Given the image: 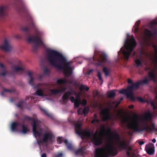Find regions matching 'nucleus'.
<instances>
[{
  "mask_svg": "<svg viewBox=\"0 0 157 157\" xmlns=\"http://www.w3.org/2000/svg\"><path fill=\"white\" fill-rule=\"evenodd\" d=\"M116 93L114 90H111L107 93V97L108 98H113L116 96Z\"/></svg>",
  "mask_w": 157,
  "mask_h": 157,
  "instance_id": "25",
  "label": "nucleus"
},
{
  "mask_svg": "<svg viewBox=\"0 0 157 157\" xmlns=\"http://www.w3.org/2000/svg\"><path fill=\"white\" fill-rule=\"evenodd\" d=\"M47 58L50 65L58 69L63 70L65 75L69 76L72 73L71 62L60 52L48 49L46 50Z\"/></svg>",
  "mask_w": 157,
  "mask_h": 157,
  "instance_id": "1",
  "label": "nucleus"
},
{
  "mask_svg": "<svg viewBox=\"0 0 157 157\" xmlns=\"http://www.w3.org/2000/svg\"><path fill=\"white\" fill-rule=\"evenodd\" d=\"M145 150L147 153L149 155H153L155 152V147L153 144L150 143L146 145L145 147Z\"/></svg>",
  "mask_w": 157,
  "mask_h": 157,
  "instance_id": "14",
  "label": "nucleus"
},
{
  "mask_svg": "<svg viewBox=\"0 0 157 157\" xmlns=\"http://www.w3.org/2000/svg\"><path fill=\"white\" fill-rule=\"evenodd\" d=\"M34 78L32 77L30 78V79L28 81L29 83L33 86L34 88H36L41 86V84L39 83L37 85H35L34 83Z\"/></svg>",
  "mask_w": 157,
  "mask_h": 157,
  "instance_id": "23",
  "label": "nucleus"
},
{
  "mask_svg": "<svg viewBox=\"0 0 157 157\" xmlns=\"http://www.w3.org/2000/svg\"><path fill=\"white\" fill-rule=\"evenodd\" d=\"M145 70L146 71H150L151 69L150 67L148 66H147L145 68Z\"/></svg>",
  "mask_w": 157,
  "mask_h": 157,
  "instance_id": "57",
  "label": "nucleus"
},
{
  "mask_svg": "<svg viewBox=\"0 0 157 157\" xmlns=\"http://www.w3.org/2000/svg\"><path fill=\"white\" fill-rule=\"evenodd\" d=\"M148 76L150 80H152L154 82H156V76L155 75V72L154 71H150L148 73Z\"/></svg>",
  "mask_w": 157,
  "mask_h": 157,
  "instance_id": "20",
  "label": "nucleus"
},
{
  "mask_svg": "<svg viewBox=\"0 0 157 157\" xmlns=\"http://www.w3.org/2000/svg\"><path fill=\"white\" fill-rule=\"evenodd\" d=\"M66 88L65 87H63L62 88V89L58 90V92L59 93H60L61 92H64L66 90Z\"/></svg>",
  "mask_w": 157,
  "mask_h": 157,
  "instance_id": "49",
  "label": "nucleus"
},
{
  "mask_svg": "<svg viewBox=\"0 0 157 157\" xmlns=\"http://www.w3.org/2000/svg\"><path fill=\"white\" fill-rule=\"evenodd\" d=\"M128 107L130 109H132L134 107V106L133 105H131L129 106Z\"/></svg>",
  "mask_w": 157,
  "mask_h": 157,
  "instance_id": "64",
  "label": "nucleus"
},
{
  "mask_svg": "<svg viewBox=\"0 0 157 157\" xmlns=\"http://www.w3.org/2000/svg\"><path fill=\"white\" fill-rule=\"evenodd\" d=\"M97 76L99 79L101 81L103 82V80L102 78L101 72L99 71H98Z\"/></svg>",
  "mask_w": 157,
  "mask_h": 157,
  "instance_id": "39",
  "label": "nucleus"
},
{
  "mask_svg": "<svg viewBox=\"0 0 157 157\" xmlns=\"http://www.w3.org/2000/svg\"><path fill=\"white\" fill-rule=\"evenodd\" d=\"M142 54L147 55V54L144 51H141V54L140 57V58L139 59H137L135 60V62L136 64L137 67H138L139 66L141 67L142 65V60L143 58L142 56Z\"/></svg>",
  "mask_w": 157,
  "mask_h": 157,
  "instance_id": "18",
  "label": "nucleus"
},
{
  "mask_svg": "<svg viewBox=\"0 0 157 157\" xmlns=\"http://www.w3.org/2000/svg\"><path fill=\"white\" fill-rule=\"evenodd\" d=\"M128 82L129 84H132L133 83V81L130 78L128 79Z\"/></svg>",
  "mask_w": 157,
  "mask_h": 157,
  "instance_id": "54",
  "label": "nucleus"
},
{
  "mask_svg": "<svg viewBox=\"0 0 157 157\" xmlns=\"http://www.w3.org/2000/svg\"><path fill=\"white\" fill-rule=\"evenodd\" d=\"M136 98L135 100L134 101H135L136 99L138 100L139 101L144 102L145 101V100L141 97H135Z\"/></svg>",
  "mask_w": 157,
  "mask_h": 157,
  "instance_id": "43",
  "label": "nucleus"
},
{
  "mask_svg": "<svg viewBox=\"0 0 157 157\" xmlns=\"http://www.w3.org/2000/svg\"><path fill=\"white\" fill-rule=\"evenodd\" d=\"M53 137V135L51 132L45 133L43 135L42 140L44 143H46L48 141H51Z\"/></svg>",
  "mask_w": 157,
  "mask_h": 157,
  "instance_id": "15",
  "label": "nucleus"
},
{
  "mask_svg": "<svg viewBox=\"0 0 157 157\" xmlns=\"http://www.w3.org/2000/svg\"><path fill=\"white\" fill-rule=\"evenodd\" d=\"M127 144H126V142L123 140L120 142V144L118 145L119 148H122L123 149H126L127 148Z\"/></svg>",
  "mask_w": 157,
  "mask_h": 157,
  "instance_id": "24",
  "label": "nucleus"
},
{
  "mask_svg": "<svg viewBox=\"0 0 157 157\" xmlns=\"http://www.w3.org/2000/svg\"><path fill=\"white\" fill-rule=\"evenodd\" d=\"M138 143L140 145H143L144 143V142L143 141H139Z\"/></svg>",
  "mask_w": 157,
  "mask_h": 157,
  "instance_id": "61",
  "label": "nucleus"
},
{
  "mask_svg": "<svg viewBox=\"0 0 157 157\" xmlns=\"http://www.w3.org/2000/svg\"><path fill=\"white\" fill-rule=\"evenodd\" d=\"M27 73L28 75L29 76V78L32 77V75L33 72L30 71H28L27 72Z\"/></svg>",
  "mask_w": 157,
  "mask_h": 157,
  "instance_id": "48",
  "label": "nucleus"
},
{
  "mask_svg": "<svg viewBox=\"0 0 157 157\" xmlns=\"http://www.w3.org/2000/svg\"><path fill=\"white\" fill-rule=\"evenodd\" d=\"M13 92L12 90H8L4 88L3 90L1 93V95L2 96H3L5 95V94L6 92H9L11 93Z\"/></svg>",
  "mask_w": 157,
  "mask_h": 157,
  "instance_id": "34",
  "label": "nucleus"
},
{
  "mask_svg": "<svg viewBox=\"0 0 157 157\" xmlns=\"http://www.w3.org/2000/svg\"><path fill=\"white\" fill-rule=\"evenodd\" d=\"M84 150L82 148H81L78 150H77L75 152V154L76 155H77L79 154H82L83 153Z\"/></svg>",
  "mask_w": 157,
  "mask_h": 157,
  "instance_id": "38",
  "label": "nucleus"
},
{
  "mask_svg": "<svg viewBox=\"0 0 157 157\" xmlns=\"http://www.w3.org/2000/svg\"><path fill=\"white\" fill-rule=\"evenodd\" d=\"M40 110L43 112L44 114L47 116L51 118H52L53 117L52 115L49 113L46 109H44L42 108H40Z\"/></svg>",
  "mask_w": 157,
  "mask_h": 157,
  "instance_id": "27",
  "label": "nucleus"
},
{
  "mask_svg": "<svg viewBox=\"0 0 157 157\" xmlns=\"http://www.w3.org/2000/svg\"><path fill=\"white\" fill-rule=\"evenodd\" d=\"M87 101L86 99H82V101H81V104L83 105H86Z\"/></svg>",
  "mask_w": 157,
  "mask_h": 157,
  "instance_id": "47",
  "label": "nucleus"
},
{
  "mask_svg": "<svg viewBox=\"0 0 157 157\" xmlns=\"http://www.w3.org/2000/svg\"><path fill=\"white\" fill-rule=\"evenodd\" d=\"M153 117V114L150 112L147 113L143 117L136 113L134 114L131 118V122L128 123L127 125V128L132 131H128V133L131 136L134 132L151 130L152 128L149 126L148 120Z\"/></svg>",
  "mask_w": 157,
  "mask_h": 157,
  "instance_id": "2",
  "label": "nucleus"
},
{
  "mask_svg": "<svg viewBox=\"0 0 157 157\" xmlns=\"http://www.w3.org/2000/svg\"><path fill=\"white\" fill-rule=\"evenodd\" d=\"M8 7L6 6H2L0 7V16L4 17L7 15Z\"/></svg>",
  "mask_w": 157,
  "mask_h": 157,
  "instance_id": "17",
  "label": "nucleus"
},
{
  "mask_svg": "<svg viewBox=\"0 0 157 157\" xmlns=\"http://www.w3.org/2000/svg\"><path fill=\"white\" fill-rule=\"evenodd\" d=\"M41 157H47L46 154L45 153H43L41 154Z\"/></svg>",
  "mask_w": 157,
  "mask_h": 157,
  "instance_id": "62",
  "label": "nucleus"
},
{
  "mask_svg": "<svg viewBox=\"0 0 157 157\" xmlns=\"http://www.w3.org/2000/svg\"><path fill=\"white\" fill-rule=\"evenodd\" d=\"M74 92L73 94H75L76 96V97L75 99V101H81V99L79 96L76 93V92L74 91Z\"/></svg>",
  "mask_w": 157,
  "mask_h": 157,
  "instance_id": "37",
  "label": "nucleus"
},
{
  "mask_svg": "<svg viewBox=\"0 0 157 157\" xmlns=\"http://www.w3.org/2000/svg\"><path fill=\"white\" fill-rule=\"evenodd\" d=\"M95 122L98 123L99 122V120L98 119L94 118L91 121L92 124H94Z\"/></svg>",
  "mask_w": 157,
  "mask_h": 157,
  "instance_id": "50",
  "label": "nucleus"
},
{
  "mask_svg": "<svg viewBox=\"0 0 157 157\" xmlns=\"http://www.w3.org/2000/svg\"><path fill=\"white\" fill-rule=\"evenodd\" d=\"M44 72L45 74L48 75L49 73V69L47 68H45L44 69Z\"/></svg>",
  "mask_w": 157,
  "mask_h": 157,
  "instance_id": "45",
  "label": "nucleus"
},
{
  "mask_svg": "<svg viewBox=\"0 0 157 157\" xmlns=\"http://www.w3.org/2000/svg\"><path fill=\"white\" fill-rule=\"evenodd\" d=\"M75 93L74 91L73 90H71L69 91H68L64 94L63 96L62 97V100L63 103L64 104L67 103V100H68L71 95H72L73 94Z\"/></svg>",
  "mask_w": 157,
  "mask_h": 157,
  "instance_id": "13",
  "label": "nucleus"
},
{
  "mask_svg": "<svg viewBox=\"0 0 157 157\" xmlns=\"http://www.w3.org/2000/svg\"><path fill=\"white\" fill-rule=\"evenodd\" d=\"M21 125L20 123L13 122H12L11 125V129L12 131H17V127L19 125Z\"/></svg>",
  "mask_w": 157,
  "mask_h": 157,
  "instance_id": "21",
  "label": "nucleus"
},
{
  "mask_svg": "<svg viewBox=\"0 0 157 157\" xmlns=\"http://www.w3.org/2000/svg\"><path fill=\"white\" fill-rule=\"evenodd\" d=\"M50 91L51 93L52 94H55L59 93L58 90H51Z\"/></svg>",
  "mask_w": 157,
  "mask_h": 157,
  "instance_id": "42",
  "label": "nucleus"
},
{
  "mask_svg": "<svg viewBox=\"0 0 157 157\" xmlns=\"http://www.w3.org/2000/svg\"><path fill=\"white\" fill-rule=\"evenodd\" d=\"M103 71L106 76H107L109 75V70L107 67H104L103 69Z\"/></svg>",
  "mask_w": 157,
  "mask_h": 157,
  "instance_id": "32",
  "label": "nucleus"
},
{
  "mask_svg": "<svg viewBox=\"0 0 157 157\" xmlns=\"http://www.w3.org/2000/svg\"><path fill=\"white\" fill-rule=\"evenodd\" d=\"M63 154L61 153H59L58 154L55 155L54 157H62Z\"/></svg>",
  "mask_w": 157,
  "mask_h": 157,
  "instance_id": "51",
  "label": "nucleus"
},
{
  "mask_svg": "<svg viewBox=\"0 0 157 157\" xmlns=\"http://www.w3.org/2000/svg\"><path fill=\"white\" fill-rule=\"evenodd\" d=\"M37 95L41 97H44L45 96L44 94L43 91L40 89H38L36 91Z\"/></svg>",
  "mask_w": 157,
  "mask_h": 157,
  "instance_id": "29",
  "label": "nucleus"
},
{
  "mask_svg": "<svg viewBox=\"0 0 157 157\" xmlns=\"http://www.w3.org/2000/svg\"><path fill=\"white\" fill-rule=\"evenodd\" d=\"M57 82L59 85H61L62 84H66L67 82V81L64 78L59 79L57 80Z\"/></svg>",
  "mask_w": 157,
  "mask_h": 157,
  "instance_id": "30",
  "label": "nucleus"
},
{
  "mask_svg": "<svg viewBox=\"0 0 157 157\" xmlns=\"http://www.w3.org/2000/svg\"><path fill=\"white\" fill-rule=\"evenodd\" d=\"M12 47L6 39L4 41V44L0 46V48L6 51H9L11 49Z\"/></svg>",
  "mask_w": 157,
  "mask_h": 157,
  "instance_id": "16",
  "label": "nucleus"
},
{
  "mask_svg": "<svg viewBox=\"0 0 157 157\" xmlns=\"http://www.w3.org/2000/svg\"><path fill=\"white\" fill-rule=\"evenodd\" d=\"M93 60L97 62V65H102L107 61V56L105 54L103 55H99L97 57L94 56L93 57Z\"/></svg>",
  "mask_w": 157,
  "mask_h": 157,
  "instance_id": "9",
  "label": "nucleus"
},
{
  "mask_svg": "<svg viewBox=\"0 0 157 157\" xmlns=\"http://www.w3.org/2000/svg\"><path fill=\"white\" fill-rule=\"evenodd\" d=\"M152 25H157V20H155L152 22Z\"/></svg>",
  "mask_w": 157,
  "mask_h": 157,
  "instance_id": "56",
  "label": "nucleus"
},
{
  "mask_svg": "<svg viewBox=\"0 0 157 157\" xmlns=\"http://www.w3.org/2000/svg\"><path fill=\"white\" fill-rule=\"evenodd\" d=\"M28 120L32 121L33 122L32 124L33 131L35 137L40 136L41 133L38 131L39 126L37 123V120H35L34 118L28 116H25L24 119V121Z\"/></svg>",
  "mask_w": 157,
  "mask_h": 157,
  "instance_id": "8",
  "label": "nucleus"
},
{
  "mask_svg": "<svg viewBox=\"0 0 157 157\" xmlns=\"http://www.w3.org/2000/svg\"><path fill=\"white\" fill-rule=\"evenodd\" d=\"M12 69L14 71L16 72H18L19 71H21L23 72L25 70L22 67H18L15 66H13Z\"/></svg>",
  "mask_w": 157,
  "mask_h": 157,
  "instance_id": "26",
  "label": "nucleus"
},
{
  "mask_svg": "<svg viewBox=\"0 0 157 157\" xmlns=\"http://www.w3.org/2000/svg\"><path fill=\"white\" fill-rule=\"evenodd\" d=\"M83 109L81 108H80L78 110V115L82 114L83 113Z\"/></svg>",
  "mask_w": 157,
  "mask_h": 157,
  "instance_id": "44",
  "label": "nucleus"
},
{
  "mask_svg": "<svg viewBox=\"0 0 157 157\" xmlns=\"http://www.w3.org/2000/svg\"><path fill=\"white\" fill-rule=\"evenodd\" d=\"M155 100H153L150 101L151 106L152 107L153 110L155 111L157 109V96L155 97Z\"/></svg>",
  "mask_w": 157,
  "mask_h": 157,
  "instance_id": "22",
  "label": "nucleus"
},
{
  "mask_svg": "<svg viewBox=\"0 0 157 157\" xmlns=\"http://www.w3.org/2000/svg\"><path fill=\"white\" fill-rule=\"evenodd\" d=\"M89 88L88 87L83 85H81L79 88V89L81 91L85 90L87 91L89 90Z\"/></svg>",
  "mask_w": 157,
  "mask_h": 157,
  "instance_id": "33",
  "label": "nucleus"
},
{
  "mask_svg": "<svg viewBox=\"0 0 157 157\" xmlns=\"http://www.w3.org/2000/svg\"><path fill=\"white\" fill-rule=\"evenodd\" d=\"M25 102V101L24 100L20 101L17 104V106L19 108H22L23 107V105Z\"/></svg>",
  "mask_w": 157,
  "mask_h": 157,
  "instance_id": "35",
  "label": "nucleus"
},
{
  "mask_svg": "<svg viewBox=\"0 0 157 157\" xmlns=\"http://www.w3.org/2000/svg\"><path fill=\"white\" fill-rule=\"evenodd\" d=\"M81 125L76 123L75 124L76 133L80 136L82 139H87L91 140L94 145H99L102 144V139L97 136L98 132L95 133L90 132L88 129H81Z\"/></svg>",
  "mask_w": 157,
  "mask_h": 157,
  "instance_id": "4",
  "label": "nucleus"
},
{
  "mask_svg": "<svg viewBox=\"0 0 157 157\" xmlns=\"http://www.w3.org/2000/svg\"><path fill=\"white\" fill-rule=\"evenodd\" d=\"M140 85L138 82L133 83L131 86H128L126 89H123L119 91L121 94L126 95V97L132 100L135 101L136 98L133 95V90L137 89Z\"/></svg>",
  "mask_w": 157,
  "mask_h": 157,
  "instance_id": "7",
  "label": "nucleus"
},
{
  "mask_svg": "<svg viewBox=\"0 0 157 157\" xmlns=\"http://www.w3.org/2000/svg\"><path fill=\"white\" fill-rule=\"evenodd\" d=\"M57 142L59 144H60L62 142H64L67 148L71 150H72L73 148V147L72 145L69 143L67 140H64L63 138L59 137L57 140Z\"/></svg>",
  "mask_w": 157,
  "mask_h": 157,
  "instance_id": "12",
  "label": "nucleus"
},
{
  "mask_svg": "<svg viewBox=\"0 0 157 157\" xmlns=\"http://www.w3.org/2000/svg\"><path fill=\"white\" fill-rule=\"evenodd\" d=\"M140 85L144 84H147L149 82V80L147 78H145L143 80H140L138 81Z\"/></svg>",
  "mask_w": 157,
  "mask_h": 157,
  "instance_id": "28",
  "label": "nucleus"
},
{
  "mask_svg": "<svg viewBox=\"0 0 157 157\" xmlns=\"http://www.w3.org/2000/svg\"><path fill=\"white\" fill-rule=\"evenodd\" d=\"M89 109L88 108L85 107L83 109V114L85 115H86V114H87L89 112Z\"/></svg>",
  "mask_w": 157,
  "mask_h": 157,
  "instance_id": "41",
  "label": "nucleus"
},
{
  "mask_svg": "<svg viewBox=\"0 0 157 157\" xmlns=\"http://www.w3.org/2000/svg\"><path fill=\"white\" fill-rule=\"evenodd\" d=\"M125 150H126L127 155L128 157H130L131 155L132 157H134V151L132 147L128 146V145H127V148Z\"/></svg>",
  "mask_w": 157,
  "mask_h": 157,
  "instance_id": "19",
  "label": "nucleus"
},
{
  "mask_svg": "<svg viewBox=\"0 0 157 157\" xmlns=\"http://www.w3.org/2000/svg\"><path fill=\"white\" fill-rule=\"evenodd\" d=\"M101 115L102 117V120L104 121L110 120L112 118V116L110 113V109L106 108L101 110Z\"/></svg>",
  "mask_w": 157,
  "mask_h": 157,
  "instance_id": "10",
  "label": "nucleus"
},
{
  "mask_svg": "<svg viewBox=\"0 0 157 157\" xmlns=\"http://www.w3.org/2000/svg\"><path fill=\"white\" fill-rule=\"evenodd\" d=\"M145 35L148 37H150L152 36V33L151 32L147 29H145L144 30Z\"/></svg>",
  "mask_w": 157,
  "mask_h": 157,
  "instance_id": "31",
  "label": "nucleus"
},
{
  "mask_svg": "<svg viewBox=\"0 0 157 157\" xmlns=\"http://www.w3.org/2000/svg\"><path fill=\"white\" fill-rule=\"evenodd\" d=\"M35 27L34 23L31 22L29 25L27 26H24L22 27L21 30L26 32V35L28 37L27 40L29 42H33L34 44L33 46V52H37L38 47L43 45V43L40 38L38 35H35L31 37L30 36L29 31L31 29Z\"/></svg>",
  "mask_w": 157,
  "mask_h": 157,
  "instance_id": "5",
  "label": "nucleus"
},
{
  "mask_svg": "<svg viewBox=\"0 0 157 157\" xmlns=\"http://www.w3.org/2000/svg\"><path fill=\"white\" fill-rule=\"evenodd\" d=\"M0 75H1L5 76L6 75V73L5 72H4L1 73H0Z\"/></svg>",
  "mask_w": 157,
  "mask_h": 157,
  "instance_id": "63",
  "label": "nucleus"
},
{
  "mask_svg": "<svg viewBox=\"0 0 157 157\" xmlns=\"http://www.w3.org/2000/svg\"><path fill=\"white\" fill-rule=\"evenodd\" d=\"M106 131V129L105 126H103L101 128V132L103 133H105Z\"/></svg>",
  "mask_w": 157,
  "mask_h": 157,
  "instance_id": "46",
  "label": "nucleus"
},
{
  "mask_svg": "<svg viewBox=\"0 0 157 157\" xmlns=\"http://www.w3.org/2000/svg\"><path fill=\"white\" fill-rule=\"evenodd\" d=\"M22 127V130H21V132L22 133L25 134L29 131L27 127H26L25 125H23Z\"/></svg>",
  "mask_w": 157,
  "mask_h": 157,
  "instance_id": "36",
  "label": "nucleus"
},
{
  "mask_svg": "<svg viewBox=\"0 0 157 157\" xmlns=\"http://www.w3.org/2000/svg\"><path fill=\"white\" fill-rule=\"evenodd\" d=\"M152 46L154 48L155 52L154 57H151L150 59L151 60L152 64L155 69L157 68V46L156 44L152 42Z\"/></svg>",
  "mask_w": 157,
  "mask_h": 157,
  "instance_id": "11",
  "label": "nucleus"
},
{
  "mask_svg": "<svg viewBox=\"0 0 157 157\" xmlns=\"http://www.w3.org/2000/svg\"><path fill=\"white\" fill-rule=\"evenodd\" d=\"M122 113L123 112L121 110L118 111L117 115L119 118H120L121 117Z\"/></svg>",
  "mask_w": 157,
  "mask_h": 157,
  "instance_id": "52",
  "label": "nucleus"
},
{
  "mask_svg": "<svg viewBox=\"0 0 157 157\" xmlns=\"http://www.w3.org/2000/svg\"><path fill=\"white\" fill-rule=\"evenodd\" d=\"M125 43L126 50H123L122 52L125 59L128 60L131 52L136 46V43L133 36H131L130 39L127 40Z\"/></svg>",
  "mask_w": 157,
  "mask_h": 157,
  "instance_id": "6",
  "label": "nucleus"
},
{
  "mask_svg": "<svg viewBox=\"0 0 157 157\" xmlns=\"http://www.w3.org/2000/svg\"><path fill=\"white\" fill-rule=\"evenodd\" d=\"M140 23V21L138 20L135 23V25H136V26H138L139 24Z\"/></svg>",
  "mask_w": 157,
  "mask_h": 157,
  "instance_id": "58",
  "label": "nucleus"
},
{
  "mask_svg": "<svg viewBox=\"0 0 157 157\" xmlns=\"http://www.w3.org/2000/svg\"><path fill=\"white\" fill-rule=\"evenodd\" d=\"M152 35H155L157 34L156 31L155 30H153V33H152Z\"/></svg>",
  "mask_w": 157,
  "mask_h": 157,
  "instance_id": "59",
  "label": "nucleus"
},
{
  "mask_svg": "<svg viewBox=\"0 0 157 157\" xmlns=\"http://www.w3.org/2000/svg\"><path fill=\"white\" fill-rule=\"evenodd\" d=\"M0 67L2 68L3 70H4L5 69L4 65L1 63H0Z\"/></svg>",
  "mask_w": 157,
  "mask_h": 157,
  "instance_id": "60",
  "label": "nucleus"
},
{
  "mask_svg": "<svg viewBox=\"0 0 157 157\" xmlns=\"http://www.w3.org/2000/svg\"><path fill=\"white\" fill-rule=\"evenodd\" d=\"M105 133L107 135L111 134L109 138V141L106 148L102 147L96 149L94 157H109L110 155L114 156L118 153L117 150L114 147L113 143L120 140L119 135L116 131L112 132L109 127L106 129Z\"/></svg>",
  "mask_w": 157,
  "mask_h": 157,
  "instance_id": "3",
  "label": "nucleus"
},
{
  "mask_svg": "<svg viewBox=\"0 0 157 157\" xmlns=\"http://www.w3.org/2000/svg\"><path fill=\"white\" fill-rule=\"evenodd\" d=\"M139 29V28L138 26H136L135 27V32L136 33H137L138 32Z\"/></svg>",
  "mask_w": 157,
  "mask_h": 157,
  "instance_id": "55",
  "label": "nucleus"
},
{
  "mask_svg": "<svg viewBox=\"0 0 157 157\" xmlns=\"http://www.w3.org/2000/svg\"><path fill=\"white\" fill-rule=\"evenodd\" d=\"M71 101L72 103H74L75 101V99L73 96H71L70 98Z\"/></svg>",
  "mask_w": 157,
  "mask_h": 157,
  "instance_id": "53",
  "label": "nucleus"
},
{
  "mask_svg": "<svg viewBox=\"0 0 157 157\" xmlns=\"http://www.w3.org/2000/svg\"><path fill=\"white\" fill-rule=\"evenodd\" d=\"M75 107L77 108L79 107L80 105L81 104V101H75L74 102Z\"/></svg>",
  "mask_w": 157,
  "mask_h": 157,
  "instance_id": "40",
  "label": "nucleus"
}]
</instances>
